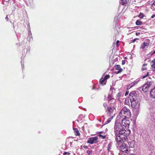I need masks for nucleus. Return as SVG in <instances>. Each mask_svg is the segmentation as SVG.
Wrapping results in <instances>:
<instances>
[{
  "mask_svg": "<svg viewBox=\"0 0 155 155\" xmlns=\"http://www.w3.org/2000/svg\"><path fill=\"white\" fill-rule=\"evenodd\" d=\"M114 133H122L123 134L129 135L130 132V130H125L118 120H116L114 126Z\"/></svg>",
  "mask_w": 155,
  "mask_h": 155,
  "instance_id": "nucleus-1",
  "label": "nucleus"
},
{
  "mask_svg": "<svg viewBox=\"0 0 155 155\" xmlns=\"http://www.w3.org/2000/svg\"><path fill=\"white\" fill-rule=\"evenodd\" d=\"M115 140L118 145L126 141L127 139V137L129 135H127L123 134L122 133H115Z\"/></svg>",
  "mask_w": 155,
  "mask_h": 155,
  "instance_id": "nucleus-2",
  "label": "nucleus"
},
{
  "mask_svg": "<svg viewBox=\"0 0 155 155\" xmlns=\"http://www.w3.org/2000/svg\"><path fill=\"white\" fill-rule=\"evenodd\" d=\"M131 115V113L130 110L124 107L119 113L117 118L120 117L123 118V117H124V118L129 119Z\"/></svg>",
  "mask_w": 155,
  "mask_h": 155,
  "instance_id": "nucleus-3",
  "label": "nucleus"
},
{
  "mask_svg": "<svg viewBox=\"0 0 155 155\" xmlns=\"http://www.w3.org/2000/svg\"><path fill=\"white\" fill-rule=\"evenodd\" d=\"M154 85V82L153 81L148 82L143 86L142 90L144 92H147L150 87H153Z\"/></svg>",
  "mask_w": 155,
  "mask_h": 155,
  "instance_id": "nucleus-4",
  "label": "nucleus"
},
{
  "mask_svg": "<svg viewBox=\"0 0 155 155\" xmlns=\"http://www.w3.org/2000/svg\"><path fill=\"white\" fill-rule=\"evenodd\" d=\"M121 120L122 124V125L125 127H129L130 126V121L129 120V118L128 119L127 118H124Z\"/></svg>",
  "mask_w": 155,
  "mask_h": 155,
  "instance_id": "nucleus-5",
  "label": "nucleus"
},
{
  "mask_svg": "<svg viewBox=\"0 0 155 155\" xmlns=\"http://www.w3.org/2000/svg\"><path fill=\"white\" fill-rule=\"evenodd\" d=\"M98 138L97 137H91L89 138L87 142V143L91 144L96 143L97 142Z\"/></svg>",
  "mask_w": 155,
  "mask_h": 155,
  "instance_id": "nucleus-6",
  "label": "nucleus"
},
{
  "mask_svg": "<svg viewBox=\"0 0 155 155\" xmlns=\"http://www.w3.org/2000/svg\"><path fill=\"white\" fill-rule=\"evenodd\" d=\"M120 148L122 152L127 153L129 152L128 146L124 143H122L120 146Z\"/></svg>",
  "mask_w": 155,
  "mask_h": 155,
  "instance_id": "nucleus-7",
  "label": "nucleus"
},
{
  "mask_svg": "<svg viewBox=\"0 0 155 155\" xmlns=\"http://www.w3.org/2000/svg\"><path fill=\"white\" fill-rule=\"evenodd\" d=\"M130 101L131 103V106L133 108H135L136 107L138 106L139 105V103L137 99L135 100Z\"/></svg>",
  "mask_w": 155,
  "mask_h": 155,
  "instance_id": "nucleus-8",
  "label": "nucleus"
},
{
  "mask_svg": "<svg viewBox=\"0 0 155 155\" xmlns=\"http://www.w3.org/2000/svg\"><path fill=\"white\" fill-rule=\"evenodd\" d=\"M129 98L130 99V101L137 99L136 94L134 91H132L129 94Z\"/></svg>",
  "mask_w": 155,
  "mask_h": 155,
  "instance_id": "nucleus-9",
  "label": "nucleus"
},
{
  "mask_svg": "<svg viewBox=\"0 0 155 155\" xmlns=\"http://www.w3.org/2000/svg\"><path fill=\"white\" fill-rule=\"evenodd\" d=\"M114 110L113 107H108L106 111L107 115L109 116H112Z\"/></svg>",
  "mask_w": 155,
  "mask_h": 155,
  "instance_id": "nucleus-10",
  "label": "nucleus"
},
{
  "mask_svg": "<svg viewBox=\"0 0 155 155\" xmlns=\"http://www.w3.org/2000/svg\"><path fill=\"white\" fill-rule=\"evenodd\" d=\"M150 95L152 98L155 99V86L154 88L151 91Z\"/></svg>",
  "mask_w": 155,
  "mask_h": 155,
  "instance_id": "nucleus-11",
  "label": "nucleus"
},
{
  "mask_svg": "<svg viewBox=\"0 0 155 155\" xmlns=\"http://www.w3.org/2000/svg\"><path fill=\"white\" fill-rule=\"evenodd\" d=\"M115 69L116 70H119L117 72V74L120 73L123 70V69L120 68V65H116Z\"/></svg>",
  "mask_w": 155,
  "mask_h": 155,
  "instance_id": "nucleus-12",
  "label": "nucleus"
},
{
  "mask_svg": "<svg viewBox=\"0 0 155 155\" xmlns=\"http://www.w3.org/2000/svg\"><path fill=\"white\" fill-rule=\"evenodd\" d=\"M149 45V43L144 42L141 45L140 48L142 49H144L146 47L147 48Z\"/></svg>",
  "mask_w": 155,
  "mask_h": 155,
  "instance_id": "nucleus-13",
  "label": "nucleus"
},
{
  "mask_svg": "<svg viewBox=\"0 0 155 155\" xmlns=\"http://www.w3.org/2000/svg\"><path fill=\"white\" fill-rule=\"evenodd\" d=\"M106 82L107 81H106L104 79V77H102L100 79V83L101 84H102V85L105 84Z\"/></svg>",
  "mask_w": 155,
  "mask_h": 155,
  "instance_id": "nucleus-14",
  "label": "nucleus"
},
{
  "mask_svg": "<svg viewBox=\"0 0 155 155\" xmlns=\"http://www.w3.org/2000/svg\"><path fill=\"white\" fill-rule=\"evenodd\" d=\"M151 65V67L152 68V70L153 71H155V58L152 60Z\"/></svg>",
  "mask_w": 155,
  "mask_h": 155,
  "instance_id": "nucleus-15",
  "label": "nucleus"
},
{
  "mask_svg": "<svg viewBox=\"0 0 155 155\" xmlns=\"http://www.w3.org/2000/svg\"><path fill=\"white\" fill-rule=\"evenodd\" d=\"M130 147H134L135 146V143L134 141L132 140L128 143Z\"/></svg>",
  "mask_w": 155,
  "mask_h": 155,
  "instance_id": "nucleus-16",
  "label": "nucleus"
},
{
  "mask_svg": "<svg viewBox=\"0 0 155 155\" xmlns=\"http://www.w3.org/2000/svg\"><path fill=\"white\" fill-rule=\"evenodd\" d=\"M73 129L74 130V133L76 136H79L80 135V134L78 128H73Z\"/></svg>",
  "mask_w": 155,
  "mask_h": 155,
  "instance_id": "nucleus-17",
  "label": "nucleus"
},
{
  "mask_svg": "<svg viewBox=\"0 0 155 155\" xmlns=\"http://www.w3.org/2000/svg\"><path fill=\"white\" fill-rule=\"evenodd\" d=\"M138 82V81H135L133 82L132 83L128 86L127 88L130 89L131 87L132 86L136 84Z\"/></svg>",
  "mask_w": 155,
  "mask_h": 155,
  "instance_id": "nucleus-18",
  "label": "nucleus"
},
{
  "mask_svg": "<svg viewBox=\"0 0 155 155\" xmlns=\"http://www.w3.org/2000/svg\"><path fill=\"white\" fill-rule=\"evenodd\" d=\"M130 99L129 98H126L125 99L124 102L125 104L127 105H129L130 104Z\"/></svg>",
  "mask_w": 155,
  "mask_h": 155,
  "instance_id": "nucleus-19",
  "label": "nucleus"
},
{
  "mask_svg": "<svg viewBox=\"0 0 155 155\" xmlns=\"http://www.w3.org/2000/svg\"><path fill=\"white\" fill-rule=\"evenodd\" d=\"M112 143L111 142H110L107 145V150L109 151L111 149V148L112 147Z\"/></svg>",
  "mask_w": 155,
  "mask_h": 155,
  "instance_id": "nucleus-20",
  "label": "nucleus"
},
{
  "mask_svg": "<svg viewBox=\"0 0 155 155\" xmlns=\"http://www.w3.org/2000/svg\"><path fill=\"white\" fill-rule=\"evenodd\" d=\"M135 24L136 25H140L142 24V22L139 20H137Z\"/></svg>",
  "mask_w": 155,
  "mask_h": 155,
  "instance_id": "nucleus-21",
  "label": "nucleus"
},
{
  "mask_svg": "<svg viewBox=\"0 0 155 155\" xmlns=\"http://www.w3.org/2000/svg\"><path fill=\"white\" fill-rule=\"evenodd\" d=\"M114 117V116H111L106 121V123L107 124H108L109 123H110L111 120Z\"/></svg>",
  "mask_w": 155,
  "mask_h": 155,
  "instance_id": "nucleus-22",
  "label": "nucleus"
},
{
  "mask_svg": "<svg viewBox=\"0 0 155 155\" xmlns=\"http://www.w3.org/2000/svg\"><path fill=\"white\" fill-rule=\"evenodd\" d=\"M127 0H121V4L122 5H124L127 3Z\"/></svg>",
  "mask_w": 155,
  "mask_h": 155,
  "instance_id": "nucleus-23",
  "label": "nucleus"
},
{
  "mask_svg": "<svg viewBox=\"0 0 155 155\" xmlns=\"http://www.w3.org/2000/svg\"><path fill=\"white\" fill-rule=\"evenodd\" d=\"M144 14L141 12H140L139 15L138 16V17L140 18H142L144 17Z\"/></svg>",
  "mask_w": 155,
  "mask_h": 155,
  "instance_id": "nucleus-24",
  "label": "nucleus"
},
{
  "mask_svg": "<svg viewBox=\"0 0 155 155\" xmlns=\"http://www.w3.org/2000/svg\"><path fill=\"white\" fill-rule=\"evenodd\" d=\"M155 53V50H153V51L150 52L147 55H150L151 57Z\"/></svg>",
  "mask_w": 155,
  "mask_h": 155,
  "instance_id": "nucleus-25",
  "label": "nucleus"
},
{
  "mask_svg": "<svg viewBox=\"0 0 155 155\" xmlns=\"http://www.w3.org/2000/svg\"><path fill=\"white\" fill-rule=\"evenodd\" d=\"M99 136L102 138V139H104L106 138V136L105 135H103L101 134H99Z\"/></svg>",
  "mask_w": 155,
  "mask_h": 155,
  "instance_id": "nucleus-26",
  "label": "nucleus"
},
{
  "mask_svg": "<svg viewBox=\"0 0 155 155\" xmlns=\"http://www.w3.org/2000/svg\"><path fill=\"white\" fill-rule=\"evenodd\" d=\"M149 72H147L146 75L143 76L142 78L143 79V78H146L149 75Z\"/></svg>",
  "mask_w": 155,
  "mask_h": 155,
  "instance_id": "nucleus-27",
  "label": "nucleus"
},
{
  "mask_svg": "<svg viewBox=\"0 0 155 155\" xmlns=\"http://www.w3.org/2000/svg\"><path fill=\"white\" fill-rule=\"evenodd\" d=\"M87 153L89 154L90 155L92 153V150H88L87 151Z\"/></svg>",
  "mask_w": 155,
  "mask_h": 155,
  "instance_id": "nucleus-28",
  "label": "nucleus"
},
{
  "mask_svg": "<svg viewBox=\"0 0 155 155\" xmlns=\"http://www.w3.org/2000/svg\"><path fill=\"white\" fill-rule=\"evenodd\" d=\"M121 92H119L117 94V96L118 97V98H120L121 95Z\"/></svg>",
  "mask_w": 155,
  "mask_h": 155,
  "instance_id": "nucleus-29",
  "label": "nucleus"
},
{
  "mask_svg": "<svg viewBox=\"0 0 155 155\" xmlns=\"http://www.w3.org/2000/svg\"><path fill=\"white\" fill-rule=\"evenodd\" d=\"M110 77V76L109 75H106L104 76V79L107 81V79Z\"/></svg>",
  "mask_w": 155,
  "mask_h": 155,
  "instance_id": "nucleus-30",
  "label": "nucleus"
},
{
  "mask_svg": "<svg viewBox=\"0 0 155 155\" xmlns=\"http://www.w3.org/2000/svg\"><path fill=\"white\" fill-rule=\"evenodd\" d=\"M64 155H65L66 154H68V155H69L70 154V153L69 152H64L63 153Z\"/></svg>",
  "mask_w": 155,
  "mask_h": 155,
  "instance_id": "nucleus-31",
  "label": "nucleus"
},
{
  "mask_svg": "<svg viewBox=\"0 0 155 155\" xmlns=\"http://www.w3.org/2000/svg\"><path fill=\"white\" fill-rule=\"evenodd\" d=\"M119 40H117L116 41V46L117 47L119 46Z\"/></svg>",
  "mask_w": 155,
  "mask_h": 155,
  "instance_id": "nucleus-32",
  "label": "nucleus"
},
{
  "mask_svg": "<svg viewBox=\"0 0 155 155\" xmlns=\"http://www.w3.org/2000/svg\"><path fill=\"white\" fill-rule=\"evenodd\" d=\"M103 106H104V107L105 108H106V107H107V104L106 103H104Z\"/></svg>",
  "mask_w": 155,
  "mask_h": 155,
  "instance_id": "nucleus-33",
  "label": "nucleus"
},
{
  "mask_svg": "<svg viewBox=\"0 0 155 155\" xmlns=\"http://www.w3.org/2000/svg\"><path fill=\"white\" fill-rule=\"evenodd\" d=\"M139 39L138 38H136L134 39H133L132 40V42H134L136 40H138Z\"/></svg>",
  "mask_w": 155,
  "mask_h": 155,
  "instance_id": "nucleus-34",
  "label": "nucleus"
},
{
  "mask_svg": "<svg viewBox=\"0 0 155 155\" xmlns=\"http://www.w3.org/2000/svg\"><path fill=\"white\" fill-rule=\"evenodd\" d=\"M126 61L125 60H123L122 61V64L124 65V64L126 63Z\"/></svg>",
  "mask_w": 155,
  "mask_h": 155,
  "instance_id": "nucleus-35",
  "label": "nucleus"
},
{
  "mask_svg": "<svg viewBox=\"0 0 155 155\" xmlns=\"http://www.w3.org/2000/svg\"><path fill=\"white\" fill-rule=\"evenodd\" d=\"M83 148H84L85 149H87L88 148L87 146L86 145H84L83 146Z\"/></svg>",
  "mask_w": 155,
  "mask_h": 155,
  "instance_id": "nucleus-36",
  "label": "nucleus"
},
{
  "mask_svg": "<svg viewBox=\"0 0 155 155\" xmlns=\"http://www.w3.org/2000/svg\"><path fill=\"white\" fill-rule=\"evenodd\" d=\"M147 69V68H146V67H143L142 68V71H144V70H146Z\"/></svg>",
  "mask_w": 155,
  "mask_h": 155,
  "instance_id": "nucleus-37",
  "label": "nucleus"
},
{
  "mask_svg": "<svg viewBox=\"0 0 155 155\" xmlns=\"http://www.w3.org/2000/svg\"><path fill=\"white\" fill-rule=\"evenodd\" d=\"M140 35V32H137L136 33V35L137 36H139Z\"/></svg>",
  "mask_w": 155,
  "mask_h": 155,
  "instance_id": "nucleus-38",
  "label": "nucleus"
},
{
  "mask_svg": "<svg viewBox=\"0 0 155 155\" xmlns=\"http://www.w3.org/2000/svg\"><path fill=\"white\" fill-rule=\"evenodd\" d=\"M155 5V0L154 1L153 3L152 4V6Z\"/></svg>",
  "mask_w": 155,
  "mask_h": 155,
  "instance_id": "nucleus-39",
  "label": "nucleus"
},
{
  "mask_svg": "<svg viewBox=\"0 0 155 155\" xmlns=\"http://www.w3.org/2000/svg\"><path fill=\"white\" fill-rule=\"evenodd\" d=\"M154 17H155V14L154 15H152L151 16V18H153Z\"/></svg>",
  "mask_w": 155,
  "mask_h": 155,
  "instance_id": "nucleus-40",
  "label": "nucleus"
},
{
  "mask_svg": "<svg viewBox=\"0 0 155 155\" xmlns=\"http://www.w3.org/2000/svg\"><path fill=\"white\" fill-rule=\"evenodd\" d=\"M5 19L6 21H8V17L7 16L5 18Z\"/></svg>",
  "mask_w": 155,
  "mask_h": 155,
  "instance_id": "nucleus-41",
  "label": "nucleus"
},
{
  "mask_svg": "<svg viewBox=\"0 0 155 155\" xmlns=\"http://www.w3.org/2000/svg\"><path fill=\"white\" fill-rule=\"evenodd\" d=\"M4 1H6L8 3L9 0H3Z\"/></svg>",
  "mask_w": 155,
  "mask_h": 155,
  "instance_id": "nucleus-42",
  "label": "nucleus"
},
{
  "mask_svg": "<svg viewBox=\"0 0 155 155\" xmlns=\"http://www.w3.org/2000/svg\"><path fill=\"white\" fill-rule=\"evenodd\" d=\"M147 64H143V66H147Z\"/></svg>",
  "mask_w": 155,
  "mask_h": 155,
  "instance_id": "nucleus-43",
  "label": "nucleus"
},
{
  "mask_svg": "<svg viewBox=\"0 0 155 155\" xmlns=\"http://www.w3.org/2000/svg\"><path fill=\"white\" fill-rule=\"evenodd\" d=\"M128 94V92H127L126 93H125V95H127Z\"/></svg>",
  "mask_w": 155,
  "mask_h": 155,
  "instance_id": "nucleus-44",
  "label": "nucleus"
},
{
  "mask_svg": "<svg viewBox=\"0 0 155 155\" xmlns=\"http://www.w3.org/2000/svg\"><path fill=\"white\" fill-rule=\"evenodd\" d=\"M154 137H155V127H154Z\"/></svg>",
  "mask_w": 155,
  "mask_h": 155,
  "instance_id": "nucleus-45",
  "label": "nucleus"
},
{
  "mask_svg": "<svg viewBox=\"0 0 155 155\" xmlns=\"http://www.w3.org/2000/svg\"><path fill=\"white\" fill-rule=\"evenodd\" d=\"M103 132H102V131H101V132H100L99 133L100 134H102V133H103Z\"/></svg>",
  "mask_w": 155,
  "mask_h": 155,
  "instance_id": "nucleus-46",
  "label": "nucleus"
},
{
  "mask_svg": "<svg viewBox=\"0 0 155 155\" xmlns=\"http://www.w3.org/2000/svg\"><path fill=\"white\" fill-rule=\"evenodd\" d=\"M125 59H127V57H125Z\"/></svg>",
  "mask_w": 155,
  "mask_h": 155,
  "instance_id": "nucleus-47",
  "label": "nucleus"
}]
</instances>
